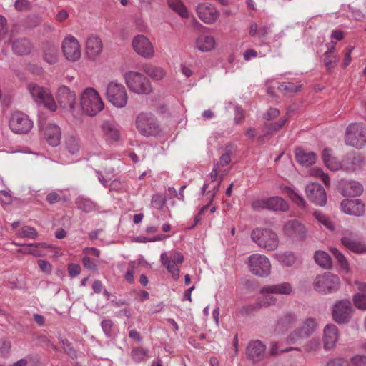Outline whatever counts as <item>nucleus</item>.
Wrapping results in <instances>:
<instances>
[{
    "label": "nucleus",
    "instance_id": "obj_1",
    "mask_svg": "<svg viewBox=\"0 0 366 366\" xmlns=\"http://www.w3.org/2000/svg\"><path fill=\"white\" fill-rule=\"evenodd\" d=\"M80 104L83 112L95 116L104 108V103L98 92L93 88H86L81 94Z\"/></svg>",
    "mask_w": 366,
    "mask_h": 366
},
{
    "label": "nucleus",
    "instance_id": "obj_2",
    "mask_svg": "<svg viewBox=\"0 0 366 366\" xmlns=\"http://www.w3.org/2000/svg\"><path fill=\"white\" fill-rule=\"evenodd\" d=\"M135 124L138 132L144 137L157 136L161 132L160 126L152 113H140Z\"/></svg>",
    "mask_w": 366,
    "mask_h": 366
},
{
    "label": "nucleus",
    "instance_id": "obj_3",
    "mask_svg": "<svg viewBox=\"0 0 366 366\" xmlns=\"http://www.w3.org/2000/svg\"><path fill=\"white\" fill-rule=\"evenodd\" d=\"M317 327V320L314 317H307L300 327L292 330L287 337L290 344L301 343L305 339L311 337Z\"/></svg>",
    "mask_w": 366,
    "mask_h": 366
},
{
    "label": "nucleus",
    "instance_id": "obj_4",
    "mask_svg": "<svg viewBox=\"0 0 366 366\" xmlns=\"http://www.w3.org/2000/svg\"><path fill=\"white\" fill-rule=\"evenodd\" d=\"M126 84L132 92L138 94H149L152 92L149 80L143 74L135 71H129L124 76Z\"/></svg>",
    "mask_w": 366,
    "mask_h": 366
},
{
    "label": "nucleus",
    "instance_id": "obj_5",
    "mask_svg": "<svg viewBox=\"0 0 366 366\" xmlns=\"http://www.w3.org/2000/svg\"><path fill=\"white\" fill-rule=\"evenodd\" d=\"M251 238L259 247L267 251L276 249L279 244L277 235L268 229H254L251 233Z\"/></svg>",
    "mask_w": 366,
    "mask_h": 366
},
{
    "label": "nucleus",
    "instance_id": "obj_6",
    "mask_svg": "<svg viewBox=\"0 0 366 366\" xmlns=\"http://www.w3.org/2000/svg\"><path fill=\"white\" fill-rule=\"evenodd\" d=\"M27 89L36 102L43 104L51 112L56 109L57 105L47 88L41 86L34 82H30L27 84Z\"/></svg>",
    "mask_w": 366,
    "mask_h": 366
},
{
    "label": "nucleus",
    "instance_id": "obj_7",
    "mask_svg": "<svg viewBox=\"0 0 366 366\" xmlns=\"http://www.w3.org/2000/svg\"><path fill=\"white\" fill-rule=\"evenodd\" d=\"M340 285L339 277L330 272H325L323 274L316 276L313 282L315 290L323 294L335 292Z\"/></svg>",
    "mask_w": 366,
    "mask_h": 366
},
{
    "label": "nucleus",
    "instance_id": "obj_8",
    "mask_svg": "<svg viewBox=\"0 0 366 366\" xmlns=\"http://www.w3.org/2000/svg\"><path fill=\"white\" fill-rule=\"evenodd\" d=\"M345 143L357 149L362 148L366 144V128L362 124H350L346 129Z\"/></svg>",
    "mask_w": 366,
    "mask_h": 366
},
{
    "label": "nucleus",
    "instance_id": "obj_9",
    "mask_svg": "<svg viewBox=\"0 0 366 366\" xmlns=\"http://www.w3.org/2000/svg\"><path fill=\"white\" fill-rule=\"evenodd\" d=\"M106 95L108 101L117 108H123L127 103L128 96L125 87L116 81L107 85Z\"/></svg>",
    "mask_w": 366,
    "mask_h": 366
},
{
    "label": "nucleus",
    "instance_id": "obj_10",
    "mask_svg": "<svg viewBox=\"0 0 366 366\" xmlns=\"http://www.w3.org/2000/svg\"><path fill=\"white\" fill-rule=\"evenodd\" d=\"M249 271L256 276L267 277L271 271L269 259L264 255L254 254L251 255L247 260Z\"/></svg>",
    "mask_w": 366,
    "mask_h": 366
},
{
    "label": "nucleus",
    "instance_id": "obj_11",
    "mask_svg": "<svg viewBox=\"0 0 366 366\" xmlns=\"http://www.w3.org/2000/svg\"><path fill=\"white\" fill-rule=\"evenodd\" d=\"M9 127L16 134H27L33 127V122L29 117L21 112H14L9 119Z\"/></svg>",
    "mask_w": 366,
    "mask_h": 366
},
{
    "label": "nucleus",
    "instance_id": "obj_12",
    "mask_svg": "<svg viewBox=\"0 0 366 366\" xmlns=\"http://www.w3.org/2000/svg\"><path fill=\"white\" fill-rule=\"evenodd\" d=\"M353 309L348 300L337 301L332 307L333 320L337 324L347 323L352 317Z\"/></svg>",
    "mask_w": 366,
    "mask_h": 366
},
{
    "label": "nucleus",
    "instance_id": "obj_13",
    "mask_svg": "<svg viewBox=\"0 0 366 366\" xmlns=\"http://www.w3.org/2000/svg\"><path fill=\"white\" fill-rule=\"evenodd\" d=\"M252 207L255 210L267 209L273 211H287V203L280 197H272L267 199H258L252 202Z\"/></svg>",
    "mask_w": 366,
    "mask_h": 366
},
{
    "label": "nucleus",
    "instance_id": "obj_14",
    "mask_svg": "<svg viewBox=\"0 0 366 366\" xmlns=\"http://www.w3.org/2000/svg\"><path fill=\"white\" fill-rule=\"evenodd\" d=\"M305 192L308 199L318 206H325L327 202V194L324 187L317 183L307 185Z\"/></svg>",
    "mask_w": 366,
    "mask_h": 366
},
{
    "label": "nucleus",
    "instance_id": "obj_15",
    "mask_svg": "<svg viewBox=\"0 0 366 366\" xmlns=\"http://www.w3.org/2000/svg\"><path fill=\"white\" fill-rule=\"evenodd\" d=\"M134 50L144 58H151L154 54L153 46L148 38L144 35L136 36L132 41Z\"/></svg>",
    "mask_w": 366,
    "mask_h": 366
},
{
    "label": "nucleus",
    "instance_id": "obj_16",
    "mask_svg": "<svg viewBox=\"0 0 366 366\" xmlns=\"http://www.w3.org/2000/svg\"><path fill=\"white\" fill-rule=\"evenodd\" d=\"M57 99L60 107L72 112L75 109L76 97L74 92L66 86H61L57 92Z\"/></svg>",
    "mask_w": 366,
    "mask_h": 366
},
{
    "label": "nucleus",
    "instance_id": "obj_17",
    "mask_svg": "<svg viewBox=\"0 0 366 366\" xmlns=\"http://www.w3.org/2000/svg\"><path fill=\"white\" fill-rule=\"evenodd\" d=\"M62 51L66 59L70 61H75L81 57L79 44L74 36L64 39L62 42Z\"/></svg>",
    "mask_w": 366,
    "mask_h": 366
},
{
    "label": "nucleus",
    "instance_id": "obj_18",
    "mask_svg": "<svg viewBox=\"0 0 366 366\" xmlns=\"http://www.w3.org/2000/svg\"><path fill=\"white\" fill-rule=\"evenodd\" d=\"M41 129L44 133L46 142L51 146L59 144L61 139V129L58 125L53 123L43 124L41 123Z\"/></svg>",
    "mask_w": 366,
    "mask_h": 366
},
{
    "label": "nucleus",
    "instance_id": "obj_19",
    "mask_svg": "<svg viewBox=\"0 0 366 366\" xmlns=\"http://www.w3.org/2000/svg\"><path fill=\"white\" fill-rule=\"evenodd\" d=\"M364 164V157L357 152L348 153L342 159V169L347 172L361 169Z\"/></svg>",
    "mask_w": 366,
    "mask_h": 366
},
{
    "label": "nucleus",
    "instance_id": "obj_20",
    "mask_svg": "<svg viewBox=\"0 0 366 366\" xmlns=\"http://www.w3.org/2000/svg\"><path fill=\"white\" fill-rule=\"evenodd\" d=\"M340 206L342 210L347 214L362 216L365 212V205L359 199H345Z\"/></svg>",
    "mask_w": 366,
    "mask_h": 366
},
{
    "label": "nucleus",
    "instance_id": "obj_21",
    "mask_svg": "<svg viewBox=\"0 0 366 366\" xmlns=\"http://www.w3.org/2000/svg\"><path fill=\"white\" fill-rule=\"evenodd\" d=\"M342 244L355 253L366 252V245L362 243L357 236L351 232H345L341 238Z\"/></svg>",
    "mask_w": 366,
    "mask_h": 366
},
{
    "label": "nucleus",
    "instance_id": "obj_22",
    "mask_svg": "<svg viewBox=\"0 0 366 366\" xmlns=\"http://www.w3.org/2000/svg\"><path fill=\"white\" fill-rule=\"evenodd\" d=\"M265 350V345L260 340H253L249 342L246 355L252 362H259L264 357Z\"/></svg>",
    "mask_w": 366,
    "mask_h": 366
},
{
    "label": "nucleus",
    "instance_id": "obj_23",
    "mask_svg": "<svg viewBox=\"0 0 366 366\" xmlns=\"http://www.w3.org/2000/svg\"><path fill=\"white\" fill-rule=\"evenodd\" d=\"M197 12L199 19L207 24L214 23L219 17V13L209 4H201L197 7Z\"/></svg>",
    "mask_w": 366,
    "mask_h": 366
},
{
    "label": "nucleus",
    "instance_id": "obj_24",
    "mask_svg": "<svg viewBox=\"0 0 366 366\" xmlns=\"http://www.w3.org/2000/svg\"><path fill=\"white\" fill-rule=\"evenodd\" d=\"M298 318L296 313L287 311L279 317L277 320L275 330L278 332H285L296 325Z\"/></svg>",
    "mask_w": 366,
    "mask_h": 366
},
{
    "label": "nucleus",
    "instance_id": "obj_25",
    "mask_svg": "<svg viewBox=\"0 0 366 366\" xmlns=\"http://www.w3.org/2000/svg\"><path fill=\"white\" fill-rule=\"evenodd\" d=\"M102 41L97 36H89L86 41V54L89 59H95L102 51Z\"/></svg>",
    "mask_w": 366,
    "mask_h": 366
},
{
    "label": "nucleus",
    "instance_id": "obj_26",
    "mask_svg": "<svg viewBox=\"0 0 366 366\" xmlns=\"http://www.w3.org/2000/svg\"><path fill=\"white\" fill-rule=\"evenodd\" d=\"M338 339V329L333 324L327 325L323 330V345L325 350L332 348Z\"/></svg>",
    "mask_w": 366,
    "mask_h": 366
},
{
    "label": "nucleus",
    "instance_id": "obj_27",
    "mask_svg": "<svg viewBox=\"0 0 366 366\" xmlns=\"http://www.w3.org/2000/svg\"><path fill=\"white\" fill-rule=\"evenodd\" d=\"M285 232L290 237L298 239H304L306 237L307 230L305 226L296 219L287 221L284 226Z\"/></svg>",
    "mask_w": 366,
    "mask_h": 366
},
{
    "label": "nucleus",
    "instance_id": "obj_28",
    "mask_svg": "<svg viewBox=\"0 0 366 366\" xmlns=\"http://www.w3.org/2000/svg\"><path fill=\"white\" fill-rule=\"evenodd\" d=\"M9 43L11 44L14 53L19 56L29 54L32 49L31 42L26 38L16 39L11 38L9 39Z\"/></svg>",
    "mask_w": 366,
    "mask_h": 366
},
{
    "label": "nucleus",
    "instance_id": "obj_29",
    "mask_svg": "<svg viewBox=\"0 0 366 366\" xmlns=\"http://www.w3.org/2000/svg\"><path fill=\"white\" fill-rule=\"evenodd\" d=\"M272 292L277 295H288L292 292V287L289 282L266 285L261 288L260 293Z\"/></svg>",
    "mask_w": 366,
    "mask_h": 366
},
{
    "label": "nucleus",
    "instance_id": "obj_30",
    "mask_svg": "<svg viewBox=\"0 0 366 366\" xmlns=\"http://www.w3.org/2000/svg\"><path fill=\"white\" fill-rule=\"evenodd\" d=\"M322 159L325 165L332 171L342 169V161L340 162L332 154L331 149L325 148L322 151Z\"/></svg>",
    "mask_w": 366,
    "mask_h": 366
},
{
    "label": "nucleus",
    "instance_id": "obj_31",
    "mask_svg": "<svg viewBox=\"0 0 366 366\" xmlns=\"http://www.w3.org/2000/svg\"><path fill=\"white\" fill-rule=\"evenodd\" d=\"M295 159L300 164L309 167L315 162L317 155L313 152H307L301 148H297L295 149Z\"/></svg>",
    "mask_w": 366,
    "mask_h": 366
},
{
    "label": "nucleus",
    "instance_id": "obj_32",
    "mask_svg": "<svg viewBox=\"0 0 366 366\" xmlns=\"http://www.w3.org/2000/svg\"><path fill=\"white\" fill-rule=\"evenodd\" d=\"M58 49L51 44H46L43 48V59L49 64H54L58 61Z\"/></svg>",
    "mask_w": 366,
    "mask_h": 366
},
{
    "label": "nucleus",
    "instance_id": "obj_33",
    "mask_svg": "<svg viewBox=\"0 0 366 366\" xmlns=\"http://www.w3.org/2000/svg\"><path fill=\"white\" fill-rule=\"evenodd\" d=\"M215 40L214 37L207 35H201L196 40L197 48L202 51L207 52L214 49Z\"/></svg>",
    "mask_w": 366,
    "mask_h": 366
},
{
    "label": "nucleus",
    "instance_id": "obj_34",
    "mask_svg": "<svg viewBox=\"0 0 366 366\" xmlns=\"http://www.w3.org/2000/svg\"><path fill=\"white\" fill-rule=\"evenodd\" d=\"M101 127L107 138L114 141L119 139V131L114 122L111 121H105L102 123Z\"/></svg>",
    "mask_w": 366,
    "mask_h": 366
},
{
    "label": "nucleus",
    "instance_id": "obj_35",
    "mask_svg": "<svg viewBox=\"0 0 366 366\" xmlns=\"http://www.w3.org/2000/svg\"><path fill=\"white\" fill-rule=\"evenodd\" d=\"M283 192L299 207L305 208L306 202L304 198L298 194L294 189L289 187H285L283 188Z\"/></svg>",
    "mask_w": 366,
    "mask_h": 366
},
{
    "label": "nucleus",
    "instance_id": "obj_36",
    "mask_svg": "<svg viewBox=\"0 0 366 366\" xmlns=\"http://www.w3.org/2000/svg\"><path fill=\"white\" fill-rule=\"evenodd\" d=\"M363 192L362 185L356 181H350L345 185V195L359 196Z\"/></svg>",
    "mask_w": 366,
    "mask_h": 366
},
{
    "label": "nucleus",
    "instance_id": "obj_37",
    "mask_svg": "<svg viewBox=\"0 0 366 366\" xmlns=\"http://www.w3.org/2000/svg\"><path fill=\"white\" fill-rule=\"evenodd\" d=\"M161 262L174 279H177L179 277V269L177 266V264L172 263V262L169 260V258L166 253H162L161 254Z\"/></svg>",
    "mask_w": 366,
    "mask_h": 366
},
{
    "label": "nucleus",
    "instance_id": "obj_38",
    "mask_svg": "<svg viewBox=\"0 0 366 366\" xmlns=\"http://www.w3.org/2000/svg\"><path fill=\"white\" fill-rule=\"evenodd\" d=\"M314 259L316 263L320 267L327 269L331 267L330 256L323 251H317L314 254Z\"/></svg>",
    "mask_w": 366,
    "mask_h": 366
},
{
    "label": "nucleus",
    "instance_id": "obj_39",
    "mask_svg": "<svg viewBox=\"0 0 366 366\" xmlns=\"http://www.w3.org/2000/svg\"><path fill=\"white\" fill-rule=\"evenodd\" d=\"M274 257L283 265L291 267L296 262V257L292 252H285L283 253H277Z\"/></svg>",
    "mask_w": 366,
    "mask_h": 366
},
{
    "label": "nucleus",
    "instance_id": "obj_40",
    "mask_svg": "<svg viewBox=\"0 0 366 366\" xmlns=\"http://www.w3.org/2000/svg\"><path fill=\"white\" fill-rule=\"evenodd\" d=\"M143 69L149 76L155 80H160L165 76V71L160 67L152 65H145Z\"/></svg>",
    "mask_w": 366,
    "mask_h": 366
},
{
    "label": "nucleus",
    "instance_id": "obj_41",
    "mask_svg": "<svg viewBox=\"0 0 366 366\" xmlns=\"http://www.w3.org/2000/svg\"><path fill=\"white\" fill-rule=\"evenodd\" d=\"M301 87V84L295 85L291 82H283L278 86L277 89L282 92L283 95L286 96L300 92Z\"/></svg>",
    "mask_w": 366,
    "mask_h": 366
},
{
    "label": "nucleus",
    "instance_id": "obj_42",
    "mask_svg": "<svg viewBox=\"0 0 366 366\" xmlns=\"http://www.w3.org/2000/svg\"><path fill=\"white\" fill-rule=\"evenodd\" d=\"M77 208L84 212L89 213L94 211L96 208V204L89 199L79 197L76 201Z\"/></svg>",
    "mask_w": 366,
    "mask_h": 366
},
{
    "label": "nucleus",
    "instance_id": "obj_43",
    "mask_svg": "<svg viewBox=\"0 0 366 366\" xmlns=\"http://www.w3.org/2000/svg\"><path fill=\"white\" fill-rule=\"evenodd\" d=\"M168 5L182 17L187 16V11L181 0H168Z\"/></svg>",
    "mask_w": 366,
    "mask_h": 366
},
{
    "label": "nucleus",
    "instance_id": "obj_44",
    "mask_svg": "<svg viewBox=\"0 0 366 366\" xmlns=\"http://www.w3.org/2000/svg\"><path fill=\"white\" fill-rule=\"evenodd\" d=\"M262 295V298L258 302L260 308L262 307H269L274 306L277 303V298L272 295V292L260 293Z\"/></svg>",
    "mask_w": 366,
    "mask_h": 366
},
{
    "label": "nucleus",
    "instance_id": "obj_45",
    "mask_svg": "<svg viewBox=\"0 0 366 366\" xmlns=\"http://www.w3.org/2000/svg\"><path fill=\"white\" fill-rule=\"evenodd\" d=\"M131 357L136 362L144 361L149 357L148 350L142 347H134L131 352Z\"/></svg>",
    "mask_w": 366,
    "mask_h": 366
},
{
    "label": "nucleus",
    "instance_id": "obj_46",
    "mask_svg": "<svg viewBox=\"0 0 366 366\" xmlns=\"http://www.w3.org/2000/svg\"><path fill=\"white\" fill-rule=\"evenodd\" d=\"M330 251L340 267L347 272L349 269V264L346 257L337 248H332Z\"/></svg>",
    "mask_w": 366,
    "mask_h": 366
},
{
    "label": "nucleus",
    "instance_id": "obj_47",
    "mask_svg": "<svg viewBox=\"0 0 366 366\" xmlns=\"http://www.w3.org/2000/svg\"><path fill=\"white\" fill-rule=\"evenodd\" d=\"M231 152L232 149L229 146L226 147L225 153L222 154L219 158V160L214 162V164L219 168L224 167L229 164L231 162Z\"/></svg>",
    "mask_w": 366,
    "mask_h": 366
},
{
    "label": "nucleus",
    "instance_id": "obj_48",
    "mask_svg": "<svg viewBox=\"0 0 366 366\" xmlns=\"http://www.w3.org/2000/svg\"><path fill=\"white\" fill-rule=\"evenodd\" d=\"M18 235L21 237L36 239L38 234L34 228L29 226H24L18 232Z\"/></svg>",
    "mask_w": 366,
    "mask_h": 366
},
{
    "label": "nucleus",
    "instance_id": "obj_49",
    "mask_svg": "<svg viewBox=\"0 0 366 366\" xmlns=\"http://www.w3.org/2000/svg\"><path fill=\"white\" fill-rule=\"evenodd\" d=\"M66 147L70 153H76L79 149L78 139L73 136L67 137L66 139Z\"/></svg>",
    "mask_w": 366,
    "mask_h": 366
},
{
    "label": "nucleus",
    "instance_id": "obj_50",
    "mask_svg": "<svg viewBox=\"0 0 366 366\" xmlns=\"http://www.w3.org/2000/svg\"><path fill=\"white\" fill-rule=\"evenodd\" d=\"M286 121V118H282L277 122L269 124H266L265 127H267V129L266 132V134H272L280 130L284 126Z\"/></svg>",
    "mask_w": 366,
    "mask_h": 366
},
{
    "label": "nucleus",
    "instance_id": "obj_51",
    "mask_svg": "<svg viewBox=\"0 0 366 366\" xmlns=\"http://www.w3.org/2000/svg\"><path fill=\"white\" fill-rule=\"evenodd\" d=\"M314 215L315 218L318 220V222L325 225L326 228L330 230L334 229L332 222H331L330 218L325 216L323 213H322L321 212L316 211L315 212Z\"/></svg>",
    "mask_w": 366,
    "mask_h": 366
},
{
    "label": "nucleus",
    "instance_id": "obj_52",
    "mask_svg": "<svg viewBox=\"0 0 366 366\" xmlns=\"http://www.w3.org/2000/svg\"><path fill=\"white\" fill-rule=\"evenodd\" d=\"M355 306L362 310H366V294L357 293L353 296Z\"/></svg>",
    "mask_w": 366,
    "mask_h": 366
},
{
    "label": "nucleus",
    "instance_id": "obj_53",
    "mask_svg": "<svg viewBox=\"0 0 366 366\" xmlns=\"http://www.w3.org/2000/svg\"><path fill=\"white\" fill-rule=\"evenodd\" d=\"M324 64L327 71H330L334 69L338 61L337 56L333 55H324Z\"/></svg>",
    "mask_w": 366,
    "mask_h": 366
},
{
    "label": "nucleus",
    "instance_id": "obj_54",
    "mask_svg": "<svg viewBox=\"0 0 366 366\" xmlns=\"http://www.w3.org/2000/svg\"><path fill=\"white\" fill-rule=\"evenodd\" d=\"M320 347V340L316 338H312L303 346V349L306 352H310L318 350Z\"/></svg>",
    "mask_w": 366,
    "mask_h": 366
},
{
    "label": "nucleus",
    "instance_id": "obj_55",
    "mask_svg": "<svg viewBox=\"0 0 366 366\" xmlns=\"http://www.w3.org/2000/svg\"><path fill=\"white\" fill-rule=\"evenodd\" d=\"M259 309L260 306L259 303L256 302L252 305L242 306L241 308L239 309V313H240L242 315H248Z\"/></svg>",
    "mask_w": 366,
    "mask_h": 366
},
{
    "label": "nucleus",
    "instance_id": "obj_56",
    "mask_svg": "<svg viewBox=\"0 0 366 366\" xmlns=\"http://www.w3.org/2000/svg\"><path fill=\"white\" fill-rule=\"evenodd\" d=\"M63 348L64 351L67 353L69 356H70L71 358H76V352L71 345V344L66 339H62L61 340Z\"/></svg>",
    "mask_w": 366,
    "mask_h": 366
},
{
    "label": "nucleus",
    "instance_id": "obj_57",
    "mask_svg": "<svg viewBox=\"0 0 366 366\" xmlns=\"http://www.w3.org/2000/svg\"><path fill=\"white\" fill-rule=\"evenodd\" d=\"M17 252L22 254H32L36 257L42 255L41 252L37 249V247H31V244L26 245V247L24 249H18Z\"/></svg>",
    "mask_w": 366,
    "mask_h": 366
},
{
    "label": "nucleus",
    "instance_id": "obj_58",
    "mask_svg": "<svg viewBox=\"0 0 366 366\" xmlns=\"http://www.w3.org/2000/svg\"><path fill=\"white\" fill-rule=\"evenodd\" d=\"M15 9L19 11H28L31 8L28 0H16L14 4Z\"/></svg>",
    "mask_w": 366,
    "mask_h": 366
},
{
    "label": "nucleus",
    "instance_id": "obj_59",
    "mask_svg": "<svg viewBox=\"0 0 366 366\" xmlns=\"http://www.w3.org/2000/svg\"><path fill=\"white\" fill-rule=\"evenodd\" d=\"M165 204V199L159 194H155L152 197V204L157 209H162Z\"/></svg>",
    "mask_w": 366,
    "mask_h": 366
},
{
    "label": "nucleus",
    "instance_id": "obj_60",
    "mask_svg": "<svg viewBox=\"0 0 366 366\" xmlns=\"http://www.w3.org/2000/svg\"><path fill=\"white\" fill-rule=\"evenodd\" d=\"M352 366H366V356L355 355L350 360Z\"/></svg>",
    "mask_w": 366,
    "mask_h": 366
},
{
    "label": "nucleus",
    "instance_id": "obj_61",
    "mask_svg": "<svg viewBox=\"0 0 366 366\" xmlns=\"http://www.w3.org/2000/svg\"><path fill=\"white\" fill-rule=\"evenodd\" d=\"M81 267L79 264L71 263L68 266V273L71 277H76L80 274Z\"/></svg>",
    "mask_w": 366,
    "mask_h": 366
},
{
    "label": "nucleus",
    "instance_id": "obj_62",
    "mask_svg": "<svg viewBox=\"0 0 366 366\" xmlns=\"http://www.w3.org/2000/svg\"><path fill=\"white\" fill-rule=\"evenodd\" d=\"M327 366H350L347 360L342 358H335L327 362Z\"/></svg>",
    "mask_w": 366,
    "mask_h": 366
},
{
    "label": "nucleus",
    "instance_id": "obj_63",
    "mask_svg": "<svg viewBox=\"0 0 366 366\" xmlns=\"http://www.w3.org/2000/svg\"><path fill=\"white\" fill-rule=\"evenodd\" d=\"M0 202L3 204H10L12 202L11 194L6 191H0Z\"/></svg>",
    "mask_w": 366,
    "mask_h": 366
},
{
    "label": "nucleus",
    "instance_id": "obj_64",
    "mask_svg": "<svg viewBox=\"0 0 366 366\" xmlns=\"http://www.w3.org/2000/svg\"><path fill=\"white\" fill-rule=\"evenodd\" d=\"M38 265L44 272L50 273L51 271V265L47 261L39 259L38 260Z\"/></svg>",
    "mask_w": 366,
    "mask_h": 366
}]
</instances>
